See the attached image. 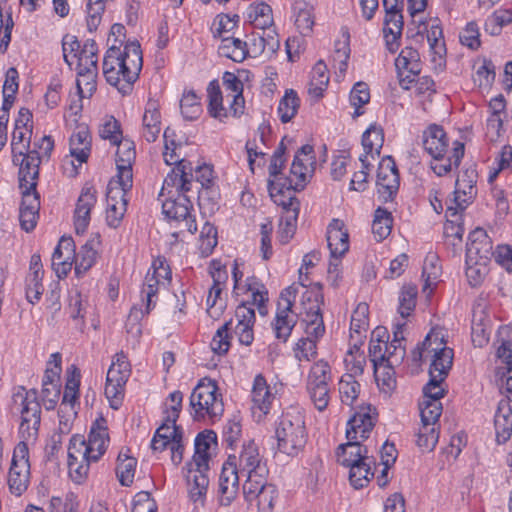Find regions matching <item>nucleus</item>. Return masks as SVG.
<instances>
[{
  "instance_id": "3c124183",
  "label": "nucleus",
  "mask_w": 512,
  "mask_h": 512,
  "mask_svg": "<svg viewBox=\"0 0 512 512\" xmlns=\"http://www.w3.org/2000/svg\"><path fill=\"white\" fill-rule=\"evenodd\" d=\"M392 229L391 213L386 209L378 207L375 211L374 220L372 223V232L377 241L384 240Z\"/></svg>"
},
{
  "instance_id": "774afa93",
  "label": "nucleus",
  "mask_w": 512,
  "mask_h": 512,
  "mask_svg": "<svg viewBox=\"0 0 512 512\" xmlns=\"http://www.w3.org/2000/svg\"><path fill=\"white\" fill-rule=\"evenodd\" d=\"M253 25L256 28L264 29L269 28L273 24L272 8L264 2L257 3L253 7Z\"/></svg>"
},
{
  "instance_id": "5fc2aeb1",
  "label": "nucleus",
  "mask_w": 512,
  "mask_h": 512,
  "mask_svg": "<svg viewBox=\"0 0 512 512\" xmlns=\"http://www.w3.org/2000/svg\"><path fill=\"white\" fill-rule=\"evenodd\" d=\"M180 109L185 120H196L202 113L200 98L192 90L185 92L180 100Z\"/></svg>"
},
{
  "instance_id": "f3484780",
  "label": "nucleus",
  "mask_w": 512,
  "mask_h": 512,
  "mask_svg": "<svg viewBox=\"0 0 512 512\" xmlns=\"http://www.w3.org/2000/svg\"><path fill=\"white\" fill-rule=\"evenodd\" d=\"M235 455H229L222 466L219 476L218 496L222 506H229L236 499L239 492V481L243 477L233 462Z\"/></svg>"
},
{
  "instance_id": "864d4df0",
  "label": "nucleus",
  "mask_w": 512,
  "mask_h": 512,
  "mask_svg": "<svg viewBox=\"0 0 512 512\" xmlns=\"http://www.w3.org/2000/svg\"><path fill=\"white\" fill-rule=\"evenodd\" d=\"M374 376L378 386L383 392L389 393L395 389L396 378L393 365L386 363L374 365Z\"/></svg>"
},
{
  "instance_id": "6ab92c4d",
  "label": "nucleus",
  "mask_w": 512,
  "mask_h": 512,
  "mask_svg": "<svg viewBox=\"0 0 512 512\" xmlns=\"http://www.w3.org/2000/svg\"><path fill=\"white\" fill-rule=\"evenodd\" d=\"M97 203V190L90 183H85L77 199L74 211V226L77 234H84L90 223L91 210Z\"/></svg>"
},
{
  "instance_id": "bb28decb",
  "label": "nucleus",
  "mask_w": 512,
  "mask_h": 512,
  "mask_svg": "<svg viewBox=\"0 0 512 512\" xmlns=\"http://www.w3.org/2000/svg\"><path fill=\"white\" fill-rule=\"evenodd\" d=\"M384 143L383 129L377 125H371L362 135V146L364 154L359 157L361 165L364 168L372 166L368 161V156L374 158V154L379 156L380 150Z\"/></svg>"
},
{
  "instance_id": "680f3d73",
  "label": "nucleus",
  "mask_w": 512,
  "mask_h": 512,
  "mask_svg": "<svg viewBox=\"0 0 512 512\" xmlns=\"http://www.w3.org/2000/svg\"><path fill=\"white\" fill-rule=\"evenodd\" d=\"M288 212H292V215L287 216L285 222L280 223L279 229V240L282 244H287L293 237L296 230V220L299 212V204H293V206H287L284 208Z\"/></svg>"
},
{
  "instance_id": "a878e982",
  "label": "nucleus",
  "mask_w": 512,
  "mask_h": 512,
  "mask_svg": "<svg viewBox=\"0 0 512 512\" xmlns=\"http://www.w3.org/2000/svg\"><path fill=\"white\" fill-rule=\"evenodd\" d=\"M237 324L234 327L235 333L238 335L239 342L249 346L254 340L253 326L255 323L254 308L246 304H240L235 310Z\"/></svg>"
},
{
  "instance_id": "8fccbe9b",
  "label": "nucleus",
  "mask_w": 512,
  "mask_h": 512,
  "mask_svg": "<svg viewBox=\"0 0 512 512\" xmlns=\"http://www.w3.org/2000/svg\"><path fill=\"white\" fill-rule=\"evenodd\" d=\"M300 99L297 93L290 89L285 92L278 105V114L282 123L290 122L297 114Z\"/></svg>"
},
{
  "instance_id": "412c9836",
  "label": "nucleus",
  "mask_w": 512,
  "mask_h": 512,
  "mask_svg": "<svg viewBox=\"0 0 512 512\" xmlns=\"http://www.w3.org/2000/svg\"><path fill=\"white\" fill-rule=\"evenodd\" d=\"M109 433L104 418L97 419L91 426L88 440L86 441L87 448L90 453V459L97 462L106 452L109 444Z\"/></svg>"
},
{
  "instance_id": "09e8293b",
  "label": "nucleus",
  "mask_w": 512,
  "mask_h": 512,
  "mask_svg": "<svg viewBox=\"0 0 512 512\" xmlns=\"http://www.w3.org/2000/svg\"><path fill=\"white\" fill-rule=\"evenodd\" d=\"M12 410L18 413L20 417L29 412L32 403H39L38 391L36 389L25 390L24 387H19L18 391L12 396Z\"/></svg>"
},
{
  "instance_id": "72a5a7b5",
  "label": "nucleus",
  "mask_w": 512,
  "mask_h": 512,
  "mask_svg": "<svg viewBox=\"0 0 512 512\" xmlns=\"http://www.w3.org/2000/svg\"><path fill=\"white\" fill-rule=\"evenodd\" d=\"M297 323V315L289 309V306L278 307L273 322V330L278 340L286 342Z\"/></svg>"
},
{
  "instance_id": "7c9ffc66",
  "label": "nucleus",
  "mask_w": 512,
  "mask_h": 512,
  "mask_svg": "<svg viewBox=\"0 0 512 512\" xmlns=\"http://www.w3.org/2000/svg\"><path fill=\"white\" fill-rule=\"evenodd\" d=\"M161 132V114L157 103L149 101L142 119V137L148 142H155Z\"/></svg>"
},
{
  "instance_id": "c85d7f7f",
  "label": "nucleus",
  "mask_w": 512,
  "mask_h": 512,
  "mask_svg": "<svg viewBox=\"0 0 512 512\" xmlns=\"http://www.w3.org/2000/svg\"><path fill=\"white\" fill-rule=\"evenodd\" d=\"M337 462L344 467H349L357 462L368 460V446L360 442L347 440L346 443L340 444L336 450Z\"/></svg>"
},
{
  "instance_id": "58836bf2",
  "label": "nucleus",
  "mask_w": 512,
  "mask_h": 512,
  "mask_svg": "<svg viewBox=\"0 0 512 512\" xmlns=\"http://www.w3.org/2000/svg\"><path fill=\"white\" fill-rule=\"evenodd\" d=\"M218 53L223 57L240 63L247 58L249 50L247 48V43L239 38L222 37Z\"/></svg>"
},
{
  "instance_id": "69168bd1",
  "label": "nucleus",
  "mask_w": 512,
  "mask_h": 512,
  "mask_svg": "<svg viewBox=\"0 0 512 512\" xmlns=\"http://www.w3.org/2000/svg\"><path fill=\"white\" fill-rule=\"evenodd\" d=\"M238 21V15H234L233 17L227 14L217 15L211 27L213 37L222 39V37H224L223 34L232 31L237 26Z\"/></svg>"
},
{
  "instance_id": "b1692460",
  "label": "nucleus",
  "mask_w": 512,
  "mask_h": 512,
  "mask_svg": "<svg viewBox=\"0 0 512 512\" xmlns=\"http://www.w3.org/2000/svg\"><path fill=\"white\" fill-rule=\"evenodd\" d=\"M424 150L434 159L442 160L448 147L446 132L443 127L431 124L423 132Z\"/></svg>"
},
{
  "instance_id": "2f4dec72",
  "label": "nucleus",
  "mask_w": 512,
  "mask_h": 512,
  "mask_svg": "<svg viewBox=\"0 0 512 512\" xmlns=\"http://www.w3.org/2000/svg\"><path fill=\"white\" fill-rule=\"evenodd\" d=\"M41 156L37 149L31 150L18 161L19 168V186H28L31 182H37L39 176V166Z\"/></svg>"
},
{
  "instance_id": "0e129e2a",
  "label": "nucleus",
  "mask_w": 512,
  "mask_h": 512,
  "mask_svg": "<svg viewBox=\"0 0 512 512\" xmlns=\"http://www.w3.org/2000/svg\"><path fill=\"white\" fill-rule=\"evenodd\" d=\"M442 413V404L440 401H429L423 399L420 403L421 422L425 425H434Z\"/></svg>"
},
{
  "instance_id": "0eeeda50",
  "label": "nucleus",
  "mask_w": 512,
  "mask_h": 512,
  "mask_svg": "<svg viewBox=\"0 0 512 512\" xmlns=\"http://www.w3.org/2000/svg\"><path fill=\"white\" fill-rule=\"evenodd\" d=\"M331 380L332 372L328 362L319 360L312 365L307 376L306 389L315 408L320 412L328 407Z\"/></svg>"
},
{
  "instance_id": "6e6d98bb",
  "label": "nucleus",
  "mask_w": 512,
  "mask_h": 512,
  "mask_svg": "<svg viewBox=\"0 0 512 512\" xmlns=\"http://www.w3.org/2000/svg\"><path fill=\"white\" fill-rule=\"evenodd\" d=\"M465 152V146L462 142L455 141L453 143V149L451 155L447 158V165L441 163H435L431 165L432 170L438 176H444L452 170V167H458Z\"/></svg>"
},
{
  "instance_id": "de8ad7c7",
  "label": "nucleus",
  "mask_w": 512,
  "mask_h": 512,
  "mask_svg": "<svg viewBox=\"0 0 512 512\" xmlns=\"http://www.w3.org/2000/svg\"><path fill=\"white\" fill-rule=\"evenodd\" d=\"M186 481L189 486V494L194 502L202 500L206 495L209 478L207 472H189L187 471Z\"/></svg>"
},
{
  "instance_id": "a18cd8bd",
  "label": "nucleus",
  "mask_w": 512,
  "mask_h": 512,
  "mask_svg": "<svg viewBox=\"0 0 512 512\" xmlns=\"http://www.w3.org/2000/svg\"><path fill=\"white\" fill-rule=\"evenodd\" d=\"M295 25L299 32L307 36L314 26L313 7L307 2H296L294 5Z\"/></svg>"
},
{
  "instance_id": "a19ab883",
  "label": "nucleus",
  "mask_w": 512,
  "mask_h": 512,
  "mask_svg": "<svg viewBox=\"0 0 512 512\" xmlns=\"http://www.w3.org/2000/svg\"><path fill=\"white\" fill-rule=\"evenodd\" d=\"M126 452L120 451L117 457L116 476L122 486L129 487L134 481L137 460Z\"/></svg>"
},
{
  "instance_id": "4d7b16f0",
  "label": "nucleus",
  "mask_w": 512,
  "mask_h": 512,
  "mask_svg": "<svg viewBox=\"0 0 512 512\" xmlns=\"http://www.w3.org/2000/svg\"><path fill=\"white\" fill-rule=\"evenodd\" d=\"M233 329V320L225 322L219 327L212 338L211 348L218 355H224L228 352L230 347V336L229 331Z\"/></svg>"
},
{
  "instance_id": "e433bc0d",
  "label": "nucleus",
  "mask_w": 512,
  "mask_h": 512,
  "mask_svg": "<svg viewBox=\"0 0 512 512\" xmlns=\"http://www.w3.org/2000/svg\"><path fill=\"white\" fill-rule=\"evenodd\" d=\"M372 466H375L373 456H369L368 460L357 462L349 466V480L355 489H361L368 485L374 476Z\"/></svg>"
},
{
  "instance_id": "423d86ee",
  "label": "nucleus",
  "mask_w": 512,
  "mask_h": 512,
  "mask_svg": "<svg viewBox=\"0 0 512 512\" xmlns=\"http://www.w3.org/2000/svg\"><path fill=\"white\" fill-rule=\"evenodd\" d=\"M324 304V295L322 285L314 283L307 289L301 298L302 313L304 314L303 322L306 323L305 333L307 338L316 341L325 334V325L321 306Z\"/></svg>"
},
{
  "instance_id": "4be33fe9",
  "label": "nucleus",
  "mask_w": 512,
  "mask_h": 512,
  "mask_svg": "<svg viewBox=\"0 0 512 512\" xmlns=\"http://www.w3.org/2000/svg\"><path fill=\"white\" fill-rule=\"evenodd\" d=\"M327 244L331 257L338 260L349 249V234L340 219H332L327 227Z\"/></svg>"
},
{
  "instance_id": "603ef678",
  "label": "nucleus",
  "mask_w": 512,
  "mask_h": 512,
  "mask_svg": "<svg viewBox=\"0 0 512 512\" xmlns=\"http://www.w3.org/2000/svg\"><path fill=\"white\" fill-rule=\"evenodd\" d=\"M339 393L341 402L352 406L360 393V384L355 380L354 375L344 374L339 382Z\"/></svg>"
},
{
  "instance_id": "393cba45",
  "label": "nucleus",
  "mask_w": 512,
  "mask_h": 512,
  "mask_svg": "<svg viewBox=\"0 0 512 512\" xmlns=\"http://www.w3.org/2000/svg\"><path fill=\"white\" fill-rule=\"evenodd\" d=\"M274 388L267 384L265 377L262 374L255 376L251 391L253 411L258 409L262 415H266L270 412L272 403L275 400Z\"/></svg>"
},
{
  "instance_id": "9d476101",
  "label": "nucleus",
  "mask_w": 512,
  "mask_h": 512,
  "mask_svg": "<svg viewBox=\"0 0 512 512\" xmlns=\"http://www.w3.org/2000/svg\"><path fill=\"white\" fill-rule=\"evenodd\" d=\"M191 210H193V205L187 193L173 194V191H168V195L162 200L163 214L175 221H185L187 230L191 234H195L197 223Z\"/></svg>"
},
{
  "instance_id": "13d9d810",
  "label": "nucleus",
  "mask_w": 512,
  "mask_h": 512,
  "mask_svg": "<svg viewBox=\"0 0 512 512\" xmlns=\"http://www.w3.org/2000/svg\"><path fill=\"white\" fill-rule=\"evenodd\" d=\"M349 100L350 104L355 107L353 116L358 117L362 115V106L370 101V91L368 85L364 82H357L350 92Z\"/></svg>"
},
{
  "instance_id": "052dcab7",
  "label": "nucleus",
  "mask_w": 512,
  "mask_h": 512,
  "mask_svg": "<svg viewBox=\"0 0 512 512\" xmlns=\"http://www.w3.org/2000/svg\"><path fill=\"white\" fill-rule=\"evenodd\" d=\"M368 306L365 303H361L357 306V308L353 311L351 316V324H350V337L351 340L354 341L355 335L359 338L362 336V331H365L368 326Z\"/></svg>"
},
{
  "instance_id": "dca6fc26",
  "label": "nucleus",
  "mask_w": 512,
  "mask_h": 512,
  "mask_svg": "<svg viewBox=\"0 0 512 512\" xmlns=\"http://www.w3.org/2000/svg\"><path fill=\"white\" fill-rule=\"evenodd\" d=\"M395 67L400 86L409 90L422 69L419 52L412 47L403 48L395 60Z\"/></svg>"
},
{
  "instance_id": "6e6552de",
  "label": "nucleus",
  "mask_w": 512,
  "mask_h": 512,
  "mask_svg": "<svg viewBox=\"0 0 512 512\" xmlns=\"http://www.w3.org/2000/svg\"><path fill=\"white\" fill-rule=\"evenodd\" d=\"M233 462L237 471L243 477H246L245 483L261 480L263 477H267L269 472L266 462L260 455L259 448L253 440L243 444L240 454L238 456L235 455Z\"/></svg>"
},
{
  "instance_id": "f03ea898",
  "label": "nucleus",
  "mask_w": 512,
  "mask_h": 512,
  "mask_svg": "<svg viewBox=\"0 0 512 512\" xmlns=\"http://www.w3.org/2000/svg\"><path fill=\"white\" fill-rule=\"evenodd\" d=\"M315 164L313 146L303 145L295 154L290 176L279 178L269 185V195L277 205L286 208L287 206L298 205L294 192L304 189L307 183L309 167L313 169Z\"/></svg>"
},
{
  "instance_id": "5701e85b",
  "label": "nucleus",
  "mask_w": 512,
  "mask_h": 512,
  "mask_svg": "<svg viewBox=\"0 0 512 512\" xmlns=\"http://www.w3.org/2000/svg\"><path fill=\"white\" fill-rule=\"evenodd\" d=\"M492 242L483 229L471 232L466 245V263L474 260L487 262L491 255Z\"/></svg>"
},
{
  "instance_id": "79ce46f5",
  "label": "nucleus",
  "mask_w": 512,
  "mask_h": 512,
  "mask_svg": "<svg viewBox=\"0 0 512 512\" xmlns=\"http://www.w3.org/2000/svg\"><path fill=\"white\" fill-rule=\"evenodd\" d=\"M329 79L330 77L325 63L321 60L318 61L311 71V79L308 88L309 94L315 98L322 97L323 92L329 84Z\"/></svg>"
},
{
  "instance_id": "e2e57ef3",
  "label": "nucleus",
  "mask_w": 512,
  "mask_h": 512,
  "mask_svg": "<svg viewBox=\"0 0 512 512\" xmlns=\"http://www.w3.org/2000/svg\"><path fill=\"white\" fill-rule=\"evenodd\" d=\"M495 66L491 60L483 59L473 76L474 83L480 88H489L495 80Z\"/></svg>"
},
{
  "instance_id": "37998d69",
  "label": "nucleus",
  "mask_w": 512,
  "mask_h": 512,
  "mask_svg": "<svg viewBox=\"0 0 512 512\" xmlns=\"http://www.w3.org/2000/svg\"><path fill=\"white\" fill-rule=\"evenodd\" d=\"M30 467L11 463L8 473V485L12 493L21 495L28 487Z\"/></svg>"
},
{
  "instance_id": "9b49d317",
  "label": "nucleus",
  "mask_w": 512,
  "mask_h": 512,
  "mask_svg": "<svg viewBox=\"0 0 512 512\" xmlns=\"http://www.w3.org/2000/svg\"><path fill=\"white\" fill-rule=\"evenodd\" d=\"M92 462L84 437L73 435L68 447V470L71 479L75 483H82L87 478Z\"/></svg>"
},
{
  "instance_id": "2eb2a0df",
  "label": "nucleus",
  "mask_w": 512,
  "mask_h": 512,
  "mask_svg": "<svg viewBox=\"0 0 512 512\" xmlns=\"http://www.w3.org/2000/svg\"><path fill=\"white\" fill-rule=\"evenodd\" d=\"M130 190L131 188H126L118 184L117 181H109L106 193V222L109 227L116 229L120 226L127 211V193Z\"/></svg>"
},
{
  "instance_id": "ea45409f",
  "label": "nucleus",
  "mask_w": 512,
  "mask_h": 512,
  "mask_svg": "<svg viewBox=\"0 0 512 512\" xmlns=\"http://www.w3.org/2000/svg\"><path fill=\"white\" fill-rule=\"evenodd\" d=\"M208 112L211 117L224 121L228 117V111L223 106V96L218 80H212L207 87Z\"/></svg>"
},
{
  "instance_id": "20e7f679",
  "label": "nucleus",
  "mask_w": 512,
  "mask_h": 512,
  "mask_svg": "<svg viewBox=\"0 0 512 512\" xmlns=\"http://www.w3.org/2000/svg\"><path fill=\"white\" fill-rule=\"evenodd\" d=\"M275 433L279 451L289 456L297 455L305 447L308 437L302 411L297 407L284 411Z\"/></svg>"
},
{
  "instance_id": "4468645a",
  "label": "nucleus",
  "mask_w": 512,
  "mask_h": 512,
  "mask_svg": "<svg viewBox=\"0 0 512 512\" xmlns=\"http://www.w3.org/2000/svg\"><path fill=\"white\" fill-rule=\"evenodd\" d=\"M267 477L243 484V494L249 503L256 502L258 512H273L278 498V490L274 484L267 483Z\"/></svg>"
},
{
  "instance_id": "c9c22d12",
  "label": "nucleus",
  "mask_w": 512,
  "mask_h": 512,
  "mask_svg": "<svg viewBox=\"0 0 512 512\" xmlns=\"http://www.w3.org/2000/svg\"><path fill=\"white\" fill-rule=\"evenodd\" d=\"M69 150L80 164L87 161L91 150V136L87 128L81 127L71 135Z\"/></svg>"
},
{
  "instance_id": "49530a36",
  "label": "nucleus",
  "mask_w": 512,
  "mask_h": 512,
  "mask_svg": "<svg viewBox=\"0 0 512 512\" xmlns=\"http://www.w3.org/2000/svg\"><path fill=\"white\" fill-rule=\"evenodd\" d=\"M245 287L246 291L251 292L252 301L243 302L242 304H246L251 308L256 305L259 313L261 315H266L267 309L265 303L268 301V292L265 286L257 281L255 277H251L247 279Z\"/></svg>"
},
{
  "instance_id": "c756f323",
  "label": "nucleus",
  "mask_w": 512,
  "mask_h": 512,
  "mask_svg": "<svg viewBox=\"0 0 512 512\" xmlns=\"http://www.w3.org/2000/svg\"><path fill=\"white\" fill-rule=\"evenodd\" d=\"M494 426L498 443H505L512 434V407L509 400L502 399L498 402Z\"/></svg>"
},
{
  "instance_id": "1a4fd4ad",
  "label": "nucleus",
  "mask_w": 512,
  "mask_h": 512,
  "mask_svg": "<svg viewBox=\"0 0 512 512\" xmlns=\"http://www.w3.org/2000/svg\"><path fill=\"white\" fill-rule=\"evenodd\" d=\"M478 173L474 164H471L459 173L454 191L455 207L449 206L446 210V217H457L459 211H463L470 201L476 196V183Z\"/></svg>"
},
{
  "instance_id": "f257e3e1",
  "label": "nucleus",
  "mask_w": 512,
  "mask_h": 512,
  "mask_svg": "<svg viewBox=\"0 0 512 512\" xmlns=\"http://www.w3.org/2000/svg\"><path fill=\"white\" fill-rule=\"evenodd\" d=\"M143 58L140 44L129 42L121 50L112 45L103 59V74L106 81L123 95L128 94L142 69Z\"/></svg>"
},
{
  "instance_id": "a211bd4d",
  "label": "nucleus",
  "mask_w": 512,
  "mask_h": 512,
  "mask_svg": "<svg viewBox=\"0 0 512 512\" xmlns=\"http://www.w3.org/2000/svg\"><path fill=\"white\" fill-rule=\"evenodd\" d=\"M115 145H117L116 165L118 172L116 177L111 180L117 181L118 184L126 188H132V162L136 156L134 143L130 140H123L121 138Z\"/></svg>"
},
{
  "instance_id": "7ed1b4c3",
  "label": "nucleus",
  "mask_w": 512,
  "mask_h": 512,
  "mask_svg": "<svg viewBox=\"0 0 512 512\" xmlns=\"http://www.w3.org/2000/svg\"><path fill=\"white\" fill-rule=\"evenodd\" d=\"M431 357L429 375L445 380L453 365V349L446 346L444 336L440 331L431 330L413 351L412 361L421 362L424 358Z\"/></svg>"
},
{
  "instance_id": "338daca9",
  "label": "nucleus",
  "mask_w": 512,
  "mask_h": 512,
  "mask_svg": "<svg viewBox=\"0 0 512 512\" xmlns=\"http://www.w3.org/2000/svg\"><path fill=\"white\" fill-rule=\"evenodd\" d=\"M200 242L202 253L205 255L211 254L218 243L217 229L213 224L206 222L203 225L200 232Z\"/></svg>"
},
{
  "instance_id": "bf43d9fd",
  "label": "nucleus",
  "mask_w": 512,
  "mask_h": 512,
  "mask_svg": "<svg viewBox=\"0 0 512 512\" xmlns=\"http://www.w3.org/2000/svg\"><path fill=\"white\" fill-rule=\"evenodd\" d=\"M417 293V288L413 285H406L401 289L398 312L403 319L415 309Z\"/></svg>"
},
{
  "instance_id": "c03bdc74",
  "label": "nucleus",
  "mask_w": 512,
  "mask_h": 512,
  "mask_svg": "<svg viewBox=\"0 0 512 512\" xmlns=\"http://www.w3.org/2000/svg\"><path fill=\"white\" fill-rule=\"evenodd\" d=\"M157 261H153L152 268L153 272H148L145 277V283L142 288L143 299L146 302V313H150L151 310L155 307L156 301L154 298L157 297L158 288L160 284V276L158 274V268L156 267Z\"/></svg>"
},
{
  "instance_id": "4c0bfd02",
  "label": "nucleus",
  "mask_w": 512,
  "mask_h": 512,
  "mask_svg": "<svg viewBox=\"0 0 512 512\" xmlns=\"http://www.w3.org/2000/svg\"><path fill=\"white\" fill-rule=\"evenodd\" d=\"M99 236L96 239L88 240L74 257L75 274L82 277L96 262L97 251L95 243H99Z\"/></svg>"
},
{
  "instance_id": "ddd939ff",
  "label": "nucleus",
  "mask_w": 512,
  "mask_h": 512,
  "mask_svg": "<svg viewBox=\"0 0 512 512\" xmlns=\"http://www.w3.org/2000/svg\"><path fill=\"white\" fill-rule=\"evenodd\" d=\"M175 165L170 173L164 179L162 189L159 197H166L168 191H173V194L188 193L192 190L193 184V166L192 163L186 159L175 161Z\"/></svg>"
},
{
  "instance_id": "f8f14e48",
  "label": "nucleus",
  "mask_w": 512,
  "mask_h": 512,
  "mask_svg": "<svg viewBox=\"0 0 512 512\" xmlns=\"http://www.w3.org/2000/svg\"><path fill=\"white\" fill-rule=\"evenodd\" d=\"M376 185L381 201L391 202L394 200L399 190L400 177L396 163L391 156H386L380 161Z\"/></svg>"
},
{
  "instance_id": "39448f33",
  "label": "nucleus",
  "mask_w": 512,
  "mask_h": 512,
  "mask_svg": "<svg viewBox=\"0 0 512 512\" xmlns=\"http://www.w3.org/2000/svg\"><path fill=\"white\" fill-rule=\"evenodd\" d=\"M217 383L209 378L201 379L189 398L190 414L195 421L209 418L214 421L224 412L222 396Z\"/></svg>"
},
{
  "instance_id": "473e14b6",
  "label": "nucleus",
  "mask_w": 512,
  "mask_h": 512,
  "mask_svg": "<svg viewBox=\"0 0 512 512\" xmlns=\"http://www.w3.org/2000/svg\"><path fill=\"white\" fill-rule=\"evenodd\" d=\"M19 436L23 440H36L41 423V405L32 403L29 412L20 417Z\"/></svg>"
},
{
  "instance_id": "cd10ccee",
  "label": "nucleus",
  "mask_w": 512,
  "mask_h": 512,
  "mask_svg": "<svg viewBox=\"0 0 512 512\" xmlns=\"http://www.w3.org/2000/svg\"><path fill=\"white\" fill-rule=\"evenodd\" d=\"M374 425V420L369 413H356L347 423V440L362 444L369 438Z\"/></svg>"
},
{
  "instance_id": "aec40b11",
  "label": "nucleus",
  "mask_w": 512,
  "mask_h": 512,
  "mask_svg": "<svg viewBox=\"0 0 512 512\" xmlns=\"http://www.w3.org/2000/svg\"><path fill=\"white\" fill-rule=\"evenodd\" d=\"M131 370H124V373L116 370V366H110L107 372L105 396L113 409H118L122 404L124 386L129 379Z\"/></svg>"
},
{
  "instance_id": "f704fd0d",
  "label": "nucleus",
  "mask_w": 512,
  "mask_h": 512,
  "mask_svg": "<svg viewBox=\"0 0 512 512\" xmlns=\"http://www.w3.org/2000/svg\"><path fill=\"white\" fill-rule=\"evenodd\" d=\"M405 325V322H397L393 325V339L390 344H385L384 347L386 352V364L398 365L405 357V347L402 345V342L405 340L403 335Z\"/></svg>"
}]
</instances>
